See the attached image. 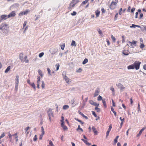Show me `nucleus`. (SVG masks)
<instances>
[{"instance_id":"f257e3e1","label":"nucleus","mask_w":146,"mask_h":146,"mask_svg":"<svg viewBox=\"0 0 146 146\" xmlns=\"http://www.w3.org/2000/svg\"><path fill=\"white\" fill-rule=\"evenodd\" d=\"M0 29L2 31V33L4 35H6L9 31L8 25L5 23H2L0 26Z\"/></svg>"},{"instance_id":"f03ea898","label":"nucleus","mask_w":146,"mask_h":146,"mask_svg":"<svg viewBox=\"0 0 146 146\" xmlns=\"http://www.w3.org/2000/svg\"><path fill=\"white\" fill-rule=\"evenodd\" d=\"M141 63V62L138 61H136L134 62L133 64L134 66V68L136 70L139 69Z\"/></svg>"},{"instance_id":"7ed1b4c3","label":"nucleus","mask_w":146,"mask_h":146,"mask_svg":"<svg viewBox=\"0 0 146 146\" xmlns=\"http://www.w3.org/2000/svg\"><path fill=\"white\" fill-rule=\"evenodd\" d=\"M48 116L49 117L50 121L51 120V117H53V113L52 111V109L50 108L47 111Z\"/></svg>"},{"instance_id":"20e7f679","label":"nucleus","mask_w":146,"mask_h":146,"mask_svg":"<svg viewBox=\"0 0 146 146\" xmlns=\"http://www.w3.org/2000/svg\"><path fill=\"white\" fill-rule=\"evenodd\" d=\"M118 2V1L116 2L112 1L111 2L110 6V9H113L115 8V6Z\"/></svg>"},{"instance_id":"39448f33","label":"nucleus","mask_w":146,"mask_h":146,"mask_svg":"<svg viewBox=\"0 0 146 146\" xmlns=\"http://www.w3.org/2000/svg\"><path fill=\"white\" fill-rule=\"evenodd\" d=\"M116 85L120 89L121 91H123L125 89V87H123V85L120 83L117 84Z\"/></svg>"},{"instance_id":"423d86ee","label":"nucleus","mask_w":146,"mask_h":146,"mask_svg":"<svg viewBox=\"0 0 146 146\" xmlns=\"http://www.w3.org/2000/svg\"><path fill=\"white\" fill-rule=\"evenodd\" d=\"M99 92L100 88H98L96 89L95 91V93L94 95V97H96L98 96V95Z\"/></svg>"},{"instance_id":"0eeeda50","label":"nucleus","mask_w":146,"mask_h":146,"mask_svg":"<svg viewBox=\"0 0 146 146\" xmlns=\"http://www.w3.org/2000/svg\"><path fill=\"white\" fill-rule=\"evenodd\" d=\"M58 50L57 48H54L51 49L50 50V51L52 54H54L56 52L58 51Z\"/></svg>"},{"instance_id":"6e6552de","label":"nucleus","mask_w":146,"mask_h":146,"mask_svg":"<svg viewBox=\"0 0 146 146\" xmlns=\"http://www.w3.org/2000/svg\"><path fill=\"white\" fill-rule=\"evenodd\" d=\"M29 11V10L27 9L25 11L21 12L20 13H19V15H27Z\"/></svg>"},{"instance_id":"1a4fd4ad","label":"nucleus","mask_w":146,"mask_h":146,"mask_svg":"<svg viewBox=\"0 0 146 146\" xmlns=\"http://www.w3.org/2000/svg\"><path fill=\"white\" fill-rule=\"evenodd\" d=\"M0 18L1 20H5L8 18V16L6 15H2L0 16Z\"/></svg>"},{"instance_id":"9d476101","label":"nucleus","mask_w":146,"mask_h":146,"mask_svg":"<svg viewBox=\"0 0 146 146\" xmlns=\"http://www.w3.org/2000/svg\"><path fill=\"white\" fill-rule=\"evenodd\" d=\"M16 15V14L15 13V11H12L11 13L9 14L7 16L8 17V18H9L11 17H14Z\"/></svg>"},{"instance_id":"9b49d317","label":"nucleus","mask_w":146,"mask_h":146,"mask_svg":"<svg viewBox=\"0 0 146 146\" xmlns=\"http://www.w3.org/2000/svg\"><path fill=\"white\" fill-rule=\"evenodd\" d=\"M41 132H42V133L40 135L39 137V139L40 140H41L42 139L43 136L44 135V128H42Z\"/></svg>"},{"instance_id":"f8f14e48","label":"nucleus","mask_w":146,"mask_h":146,"mask_svg":"<svg viewBox=\"0 0 146 146\" xmlns=\"http://www.w3.org/2000/svg\"><path fill=\"white\" fill-rule=\"evenodd\" d=\"M23 53H20L19 54V58L22 62H24V60L23 59Z\"/></svg>"},{"instance_id":"ddd939ff","label":"nucleus","mask_w":146,"mask_h":146,"mask_svg":"<svg viewBox=\"0 0 146 146\" xmlns=\"http://www.w3.org/2000/svg\"><path fill=\"white\" fill-rule=\"evenodd\" d=\"M81 140L87 145L90 146L91 145V144L89 143L86 140L83 139H81Z\"/></svg>"},{"instance_id":"4468645a","label":"nucleus","mask_w":146,"mask_h":146,"mask_svg":"<svg viewBox=\"0 0 146 146\" xmlns=\"http://www.w3.org/2000/svg\"><path fill=\"white\" fill-rule=\"evenodd\" d=\"M134 68H135L133 64L128 66H127V69H133Z\"/></svg>"},{"instance_id":"2eb2a0df","label":"nucleus","mask_w":146,"mask_h":146,"mask_svg":"<svg viewBox=\"0 0 146 146\" xmlns=\"http://www.w3.org/2000/svg\"><path fill=\"white\" fill-rule=\"evenodd\" d=\"M19 76L18 75H17L16 76V78H15V83L16 84L17 86H18L19 83Z\"/></svg>"},{"instance_id":"dca6fc26","label":"nucleus","mask_w":146,"mask_h":146,"mask_svg":"<svg viewBox=\"0 0 146 146\" xmlns=\"http://www.w3.org/2000/svg\"><path fill=\"white\" fill-rule=\"evenodd\" d=\"M90 129V131L91 130V128H89ZM92 130L93 131L94 133V134L95 135H97L98 134V132L97 130L96 129V128H92Z\"/></svg>"},{"instance_id":"f3484780","label":"nucleus","mask_w":146,"mask_h":146,"mask_svg":"<svg viewBox=\"0 0 146 146\" xmlns=\"http://www.w3.org/2000/svg\"><path fill=\"white\" fill-rule=\"evenodd\" d=\"M145 129V128H142V129H141L140 130V131H139V133L137 135V137H138L141 134L142 132Z\"/></svg>"},{"instance_id":"a211bd4d","label":"nucleus","mask_w":146,"mask_h":146,"mask_svg":"<svg viewBox=\"0 0 146 146\" xmlns=\"http://www.w3.org/2000/svg\"><path fill=\"white\" fill-rule=\"evenodd\" d=\"M111 128H109L108 130L106 132V138H107L108 136L109 135V133L110 132Z\"/></svg>"},{"instance_id":"6ab92c4d","label":"nucleus","mask_w":146,"mask_h":146,"mask_svg":"<svg viewBox=\"0 0 146 146\" xmlns=\"http://www.w3.org/2000/svg\"><path fill=\"white\" fill-rule=\"evenodd\" d=\"M19 4L17 3H15L12 5L11 7H13V8H16L18 7L19 6Z\"/></svg>"},{"instance_id":"aec40b11","label":"nucleus","mask_w":146,"mask_h":146,"mask_svg":"<svg viewBox=\"0 0 146 146\" xmlns=\"http://www.w3.org/2000/svg\"><path fill=\"white\" fill-rule=\"evenodd\" d=\"M105 100H106L105 99H103L102 100V103L103 104L105 108H106V105Z\"/></svg>"},{"instance_id":"412c9836","label":"nucleus","mask_w":146,"mask_h":146,"mask_svg":"<svg viewBox=\"0 0 146 146\" xmlns=\"http://www.w3.org/2000/svg\"><path fill=\"white\" fill-rule=\"evenodd\" d=\"M128 45H128L131 48H134V46H133L132 44L131 43V42L128 41Z\"/></svg>"},{"instance_id":"4be33fe9","label":"nucleus","mask_w":146,"mask_h":146,"mask_svg":"<svg viewBox=\"0 0 146 146\" xmlns=\"http://www.w3.org/2000/svg\"><path fill=\"white\" fill-rule=\"evenodd\" d=\"M10 69H11V66H8L7 68L5 70V73H7L10 70Z\"/></svg>"},{"instance_id":"5701e85b","label":"nucleus","mask_w":146,"mask_h":146,"mask_svg":"<svg viewBox=\"0 0 146 146\" xmlns=\"http://www.w3.org/2000/svg\"><path fill=\"white\" fill-rule=\"evenodd\" d=\"M100 12V11L98 10H96L95 11L97 17H98L99 16Z\"/></svg>"},{"instance_id":"b1692460","label":"nucleus","mask_w":146,"mask_h":146,"mask_svg":"<svg viewBox=\"0 0 146 146\" xmlns=\"http://www.w3.org/2000/svg\"><path fill=\"white\" fill-rule=\"evenodd\" d=\"M69 108V106L68 105H64L63 107V109L64 110H66Z\"/></svg>"},{"instance_id":"393cba45","label":"nucleus","mask_w":146,"mask_h":146,"mask_svg":"<svg viewBox=\"0 0 146 146\" xmlns=\"http://www.w3.org/2000/svg\"><path fill=\"white\" fill-rule=\"evenodd\" d=\"M38 72L39 74V75L41 77H42L43 75L42 74V72L40 70H38Z\"/></svg>"},{"instance_id":"a878e982","label":"nucleus","mask_w":146,"mask_h":146,"mask_svg":"<svg viewBox=\"0 0 146 146\" xmlns=\"http://www.w3.org/2000/svg\"><path fill=\"white\" fill-rule=\"evenodd\" d=\"M64 78L67 83L69 82V78L66 76V75H65Z\"/></svg>"},{"instance_id":"bb28decb","label":"nucleus","mask_w":146,"mask_h":146,"mask_svg":"<svg viewBox=\"0 0 146 146\" xmlns=\"http://www.w3.org/2000/svg\"><path fill=\"white\" fill-rule=\"evenodd\" d=\"M88 61V59L87 58H85L82 62V64H85Z\"/></svg>"},{"instance_id":"cd10ccee","label":"nucleus","mask_w":146,"mask_h":146,"mask_svg":"<svg viewBox=\"0 0 146 146\" xmlns=\"http://www.w3.org/2000/svg\"><path fill=\"white\" fill-rule=\"evenodd\" d=\"M94 109L97 112H99L101 110V109L98 108L97 107H96Z\"/></svg>"},{"instance_id":"c85d7f7f","label":"nucleus","mask_w":146,"mask_h":146,"mask_svg":"<svg viewBox=\"0 0 146 146\" xmlns=\"http://www.w3.org/2000/svg\"><path fill=\"white\" fill-rule=\"evenodd\" d=\"M79 1V0H72V3H74L75 4H76Z\"/></svg>"},{"instance_id":"c756f323","label":"nucleus","mask_w":146,"mask_h":146,"mask_svg":"<svg viewBox=\"0 0 146 146\" xmlns=\"http://www.w3.org/2000/svg\"><path fill=\"white\" fill-rule=\"evenodd\" d=\"M122 53L125 56H127L129 54V53H128V52H126L125 50H123V51Z\"/></svg>"},{"instance_id":"7c9ffc66","label":"nucleus","mask_w":146,"mask_h":146,"mask_svg":"<svg viewBox=\"0 0 146 146\" xmlns=\"http://www.w3.org/2000/svg\"><path fill=\"white\" fill-rule=\"evenodd\" d=\"M60 46H61V48L62 50H64L65 46V44H61Z\"/></svg>"},{"instance_id":"2f4dec72","label":"nucleus","mask_w":146,"mask_h":146,"mask_svg":"<svg viewBox=\"0 0 146 146\" xmlns=\"http://www.w3.org/2000/svg\"><path fill=\"white\" fill-rule=\"evenodd\" d=\"M111 37L113 41V42H115L116 40L115 38L113 35H111Z\"/></svg>"},{"instance_id":"473e14b6","label":"nucleus","mask_w":146,"mask_h":146,"mask_svg":"<svg viewBox=\"0 0 146 146\" xmlns=\"http://www.w3.org/2000/svg\"><path fill=\"white\" fill-rule=\"evenodd\" d=\"M71 45L76 46V44L75 41L74 40H72L71 44Z\"/></svg>"},{"instance_id":"72a5a7b5","label":"nucleus","mask_w":146,"mask_h":146,"mask_svg":"<svg viewBox=\"0 0 146 146\" xmlns=\"http://www.w3.org/2000/svg\"><path fill=\"white\" fill-rule=\"evenodd\" d=\"M137 42V41H136L135 40H133L132 42H131V43H132V44L134 45V46H136Z\"/></svg>"},{"instance_id":"f704fd0d","label":"nucleus","mask_w":146,"mask_h":146,"mask_svg":"<svg viewBox=\"0 0 146 146\" xmlns=\"http://www.w3.org/2000/svg\"><path fill=\"white\" fill-rule=\"evenodd\" d=\"M30 85L35 90L36 89V86L34 83H31Z\"/></svg>"},{"instance_id":"c9c22d12","label":"nucleus","mask_w":146,"mask_h":146,"mask_svg":"<svg viewBox=\"0 0 146 146\" xmlns=\"http://www.w3.org/2000/svg\"><path fill=\"white\" fill-rule=\"evenodd\" d=\"M41 82H42V85H41L42 87V88H44V86H45L44 83V81H42Z\"/></svg>"},{"instance_id":"e433bc0d","label":"nucleus","mask_w":146,"mask_h":146,"mask_svg":"<svg viewBox=\"0 0 146 146\" xmlns=\"http://www.w3.org/2000/svg\"><path fill=\"white\" fill-rule=\"evenodd\" d=\"M103 99H102V97L101 96H99L98 97V101H100V100H102Z\"/></svg>"},{"instance_id":"4c0bfd02","label":"nucleus","mask_w":146,"mask_h":146,"mask_svg":"<svg viewBox=\"0 0 146 146\" xmlns=\"http://www.w3.org/2000/svg\"><path fill=\"white\" fill-rule=\"evenodd\" d=\"M44 53L43 52L40 53L38 55V56L40 58L42 57L44 55Z\"/></svg>"},{"instance_id":"58836bf2","label":"nucleus","mask_w":146,"mask_h":146,"mask_svg":"<svg viewBox=\"0 0 146 146\" xmlns=\"http://www.w3.org/2000/svg\"><path fill=\"white\" fill-rule=\"evenodd\" d=\"M64 121H63V122H61V127H62V128H67L66 126H64Z\"/></svg>"},{"instance_id":"ea45409f","label":"nucleus","mask_w":146,"mask_h":146,"mask_svg":"<svg viewBox=\"0 0 146 146\" xmlns=\"http://www.w3.org/2000/svg\"><path fill=\"white\" fill-rule=\"evenodd\" d=\"M95 102H94L92 100H90L89 101V103L91 105H94Z\"/></svg>"},{"instance_id":"a19ab883","label":"nucleus","mask_w":146,"mask_h":146,"mask_svg":"<svg viewBox=\"0 0 146 146\" xmlns=\"http://www.w3.org/2000/svg\"><path fill=\"white\" fill-rule=\"evenodd\" d=\"M76 130L78 132H79V131H81V132H82L83 131L82 128H77Z\"/></svg>"},{"instance_id":"79ce46f5","label":"nucleus","mask_w":146,"mask_h":146,"mask_svg":"<svg viewBox=\"0 0 146 146\" xmlns=\"http://www.w3.org/2000/svg\"><path fill=\"white\" fill-rule=\"evenodd\" d=\"M76 4H75L74 3H72V2L70 3V6L71 7H73Z\"/></svg>"},{"instance_id":"37998d69","label":"nucleus","mask_w":146,"mask_h":146,"mask_svg":"<svg viewBox=\"0 0 146 146\" xmlns=\"http://www.w3.org/2000/svg\"><path fill=\"white\" fill-rule=\"evenodd\" d=\"M92 114L94 115V116L95 117H97V115L95 111H92Z\"/></svg>"},{"instance_id":"c03bdc74","label":"nucleus","mask_w":146,"mask_h":146,"mask_svg":"<svg viewBox=\"0 0 146 146\" xmlns=\"http://www.w3.org/2000/svg\"><path fill=\"white\" fill-rule=\"evenodd\" d=\"M47 70L48 71V74L50 75H51V74H50V72H51V71L50 70L49 68H47Z\"/></svg>"},{"instance_id":"a18cd8bd","label":"nucleus","mask_w":146,"mask_h":146,"mask_svg":"<svg viewBox=\"0 0 146 146\" xmlns=\"http://www.w3.org/2000/svg\"><path fill=\"white\" fill-rule=\"evenodd\" d=\"M82 69L81 68H79L78 70H77L76 72L78 73H80L81 72Z\"/></svg>"},{"instance_id":"49530a36","label":"nucleus","mask_w":146,"mask_h":146,"mask_svg":"<svg viewBox=\"0 0 146 146\" xmlns=\"http://www.w3.org/2000/svg\"><path fill=\"white\" fill-rule=\"evenodd\" d=\"M136 27V25L134 24H132V25L130 26V28H135Z\"/></svg>"},{"instance_id":"de8ad7c7","label":"nucleus","mask_w":146,"mask_h":146,"mask_svg":"<svg viewBox=\"0 0 146 146\" xmlns=\"http://www.w3.org/2000/svg\"><path fill=\"white\" fill-rule=\"evenodd\" d=\"M49 144L50 145V146H54L51 140L49 141Z\"/></svg>"},{"instance_id":"09e8293b","label":"nucleus","mask_w":146,"mask_h":146,"mask_svg":"<svg viewBox=\"0 0 146 146\" xmlns=\"http://www.w3.org/2000/svg\"><path fill=\"white\" fill-rule=\"evenodd\" d=\"M56 66H57L56 67V71L58 70L59 69V67L60 66L59 64L58 63H57L56 64Z\"/></svg>"},{"instance_id":"8fccbe9b","label":"nucleus","mask_w":146,"mask_h":146,"mask_svg":"<svg viewBox=\"0 0 146 146\" xmlns=\"http://www.w3.org/2000/svg\"><path fill=\"white\" fill-rule=\"evenodd\" d=\"M71 14L72 16H75L76 14V12L75 11H74L71 13Z\"/></svg>"},{"instance_id":"3c124183","label":"nucleus","mask_w":146,"mask_h":146,"mask_svg":"<svg viewBox=\"0 0 146 146\" xmlns=\"http://www.w3.org/2000/svg\"><path fill=\"white\" fill-rule=\"evenodd\" d=\"M12 136H15V138H17L18 137V136H17V133H16L12 135Z\"/></svg>"},{"instance_id":"603ef678","label":"nucleus","mask_w":146,"mask_h":146,"mask_svg":"<svg viewBox=\"0 0 146 146\" xmlns=\"http://www.w3.org/2000/svg\"><path fill=\"white\" fill-rule=\"evenodd\" d=\"M110 89L112 92L113 94H114L115 90L114 88H113L111 87Z\"/></svg>"},{"instance_id":"864d4df0","label":"nucleus","mask_w":146,"mask_h":146,"mask_svg":"<svg viewBox=\"0 0 146 146\" xmlns=\"http://www.w3.org/2000/svg\"><path fill=\"white\" fill-rule=\"evenodd\" d=\"M37 139V137L36 135H35L33 138V141H36Z\"/></svg>"},{"instance_id":"5fc2aeb1","label":"nucleus","mask_w":146,"mask_h":146,"mask_svg":"<svg viewBox=\"0 0 146 146\" xmlns=\"http://www.w3.org/2000/svg\"><path fill=\"white\" fill-rule=\"evenodd\" d=\"M101 11L102 13H105V10L103 8L101 9Z\"/></svg>"},{"instance_id":"6e6d98bb","label":"nucleus","mask_w":146,"mask_h":146,"mask_svg":"<svg viewBox=\"0 0 146 146\" xmlns=\"http://www.w3.org/2000/svg\"><path fill=\"white\" fill-rule=\"evenodd\" d=\"M118 15V13H117L115 15V17H114V20H116L117 18V16Z\"/></svg>"},{"instance_id":"4d7b16f0","label":"nucleus","mask_w":146,"mask_h":146,"mask_svg":"<svg viewBox=\"0 0 146 146\" xmlns=\"http://www.w3.org/2000/svg\"><path fill=\"white\" fill-rule=\"evenodd\" d=\"M144 46H145V45H144V44H141V45L140 46V48H143L144 47Z\"/></svg>"},{"instance_id":"13d9d810","label":"nucleus","mask_w":146,"mask_h":146,"mask_svg":"<svg viewBox=\"0 0 146 146\" xmlns=\"http://www.w3.org/2000/svg\"><path fill=\"white\" fill-rule=\"evenodd\" d=\"M27 23V22L26 21H25L24 22L23 24V29L24 27L26 26V24Z\"/></svg>"},{"instance_id":"bf43d9fd","label":"nucleus","mask_w":146,"mask_h":146,"mask_svg":"<svg viewBox=\"0 0 146 146\" xmlns=\"http://www.w3.org/2000/svg\"><path fill=\"white\" fill-rule=\"evenodd\" d=\"M99 104H97L96 103V102H95L94 104V106H95L96 107H98V106H99Z\"/></svg>"},{"instance_id":"052dcab7","label":"nucleus","mask_w":146,"mask_h":146,"mask_svg":"<svg viewBox=\"0 0 146 146\" xmlns=\"http://www.w3.org/2000/svg\"><path fill=\"white\" fill-rule=\"evenodd\" d=\"M5 135L4 133H2L1 135V136H0V137H1V138L3 137L4 136H5Z\"/></svg>"},{"instance_id":"680f3d73","label":"nucleus","mask_w":146,"mask_h":146,"mask_svg":"<svg viewBox=\"0 0 146 146\" xmlns=\"http://www.w3.org/2000/svg\"><path fill=\"white\" fill-rule=\"evenodd\" d=\"M98 31L100 35H101L102 34V31L100 29H98Z\"/></svg>"},{"instance_id":"e2e57ef3","label":"nucleus","mask_w":146,"mask_h":146,"mask_svg":"<svg viewBox=\"0 0 146 146\" xmlns=\"http://www.w3.org/2000/svg\"><path fill=\"white\" fill-rule=\"evenodd\" d=\"M135 8H132L131 10V12L132 13H133L134 12V11H135Z\"/></svg>"},{"instance_id":"0e129e2a","label":"nucleus","mask_w":146,"mask_h":146,"mask_svg":"<svg viewBox=\"0 0 146 146\" xmlns=\"http://www.w3.org/2000/svg\"><path fill=\"white\" fill-rule=\"evenodd\" d=\"M143 14L142 13H141L140 15V17L139 18V19H141V18L143 17Z\"/></svg>"},{"instance_id":"69168bd1","label":"nucleus","mask_w":146,"mask_h":146,"mask_svg":"<svg viewBox=\"0 0 146 146\" xmlns=\"http://www.w3.org/2000/svg\"><path fill=\"white\" fill-rule=\"evenodd\" d=\"M117 142V139H115L114 140V144H115Z\"/></svg>"},{"instance_id":"338daca9","label":"nucleus","mask_w":146,"mask_h":146,"mask_svg":"<svg viewBox=\"0 0 146 146\" xmlns=\"http://www.w3.org/2000/svg\"><path fill=\"white\" fill-rule=\"evenodd\" d=\"M62 75L63 78H64V76L66 75V72H63L62 73Z\"/></svg>"},{"instance_id":"774afa93","label":"nucleus","mask_w":146,"mask_h":146,"mask_svg":"<svg viewBox=\"0 0 146 146\" xmlns=\"http://www.w3.org/2000/svg\"><path fill=\"white\" fill-rule=\"evenodd\" d=\"M131 9V7L130 6H129L128 8L127 9V11L128 12H129L130 11V10Z\"/></svg>"}]
</instances>
